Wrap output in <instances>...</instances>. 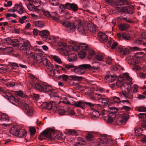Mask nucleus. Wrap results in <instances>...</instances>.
<instances>
[{
    "mask_svg": "<svg viewBox=\"0 0 146 146\" xmlns=\"http://www.w3.org/2000/svg\"><path fill=\"white\" fill-rule=\"evenodd\" d=\"M9 65L10 66H11L13 67V68L14 67H15L16 68H17L19 67V66L18 64L15 63H12L11 62H9Z\"/></svg>",
    "mask_w": 146,
    "mask_h": 146,
    "instance_id": "58",
    "label": "nucleus"
},
{
    "mask_svg": "<svg viewBox=\"0 0 146 146\" xmlns=\"http://www.w3.org/2000/svg\"><path fill=\"white\" fill-rule=\"evenodd\" d=\"M42 59L41 62H42L43 64L45 66L49 63V61L45 56L43 57Z\"/></svg>",
    "mask_w": 146,
    "mask_h": 146,
    "instance_id": "46",
    "label": "nucleus"
},
{
    "mask_svg": "<svg viewBox=\"0 0 146 146\" xmlns=\"http://www.w3.org/2000/svg\"><path fill=\"white\" fill-rule=\"evenodd\" d=\"M29 131L30 135H31L35 134L36 131V129L34 127H30Z\"/></svg>",
    "mask_w": 146,
    "mask_h": 146,
    "instance_id": "47",
    "label": "nucleus"
},
{
    "mask_svg": "<svg viewBox=\"0 0 146 146\" xmlns=\"http://www.w3.org/2000/svg\"><path fill=\"white\" fill-rule=\"evenodd\" d=\"M65 131L66 134L70 135H77L79 133L78 131H77L75 130L67 129Z\"/></svg>",
    "mask_w": 146,
    "mask_h": 146,
    "instance_id": "27",
    "label": "nucleus"
},
{
    "mask_svg": "<svg viewBox=\"0 0 146 146\" xmlns=\"http://www.w3.org/2000/svg\"><path fill=\"white\" fill-rule=\"evenodd\" d=\"M123 47L121 46H118L115 48V51L121 54L123 53Z\"/></svg>",
    "mask_w": 146,
    "mask_h": 146,
    "instance_id": "37",
    "label": "nucleus"
},
{
    "mask_svg": "<svg viewBox=\"0 0 146 146\" xmlns=\"http://www.w3.org/2000/svg\"><path fill=\"white\" fill-rule=\"evenodd\" d=\"M139 60L136 56V55H134L131 60V64L133 65H135L138 62Z\"/></svg>",
    "mask_w": 146,
    "mask_h": 146,
    "instance_id": "28",
    "label": "nucleus"
},
{
    "mask_svg": "<svg viewBox=\"0 0 146 146\" xmlns=\"http://www.w3.org/2000/svg\"><path fill=\"white\" fill-rule=\"evenodd\" d=\"M27 18V17L26 16H23L21 18H20L19 19V23L23 24L25 23L24 20Z\"/></svg>",
    "mask_w": 146,
    "mask_h": 146,
    "instance_id": "50",
    "label": "nucleus"
},
{
    "mask_svg": "<svg viewBox=\"0 0 146 146\" xmlns=\"http://www.w3.org/2000/svg\"><path fill=\"white\" fill-rule=\"evenodd\" d=\"M53 104L47 102H43L41 104V108L43 109H47L49 110L53 109L54 106H53Z\"/></svg>",
    "mask_w": 146,
    "mask_h": 146,
    "instance_id": "16",
    "label": "nucleus"
},
{
    "mask_svg": "<svg viewBox=\"0 0 146 146\" xmlns=\"http://www.w3.org/2000/svg\"><path fill=\"white\" fill-rule=\"evenodd\" d=\"M96 58L98 61H104L103 55H96Z\"/></svg>",
    "mask_w": 146,
    "mask_h": 146,
    "instance_id": "57",
    "label": "nucleus"
},
{
    "mask_svg": "<svg viewBox=\"0 0 146 146\" xmlns=\"http://www.w3.org/2000/svg\"><path fill=\"white\" fill-rule=\"evenodd\" d=\"M98 36L99 40L102 42H106L108 39L107 35L102 32H100L98 34Z\"/></svg>",
    "mask_w": 146,
    "mask_h": 146,
    "instance_id": "17",
    "label": "nucleus"
},
{
    "mask_svg": "<svg viewBox=\"0 0 146 146\" xmlns=\"http://www.w3.org/2000/svg\"><path fill=\"white\" fill-rule=\"evenodd\" d=\"M20 42L17 39H12L11 42V45L14 47H18Z\"/></svg>",
    "mask_w": 146,
    "mask_h": 146,
    "instance_id": "31",
    "label": "nucleus"
},
{
    "mask_svg": "<svg viewBox=\"0 0 146 146\" xmlns=\"http://www.w3.org/2000/svg\"><path fill=\"white\" fill-rule=\"evenodd\" d=\"M133 92L134 93H136L138 90V87L137 85L134 84L133 86Z\"/></svg>",
    "mask_w": 146,
    "mask_h": 146,
    "instance_id": "63",
    "label": "nucleus"
},
{
    "mask_svg": "<svg viewBox=\"0 0 146 146\" xmlns=\"http://www.w3.org/2000/svg\"><path fill=\"white\" fill-rule=\"evenodd\" d=\"M74 105L76 107H79L83 109L85 106H88L91 108V103L90 102H86L83 101H79L75 103Z\"/></svg>",
    "mask_w": 146,
    "mask_h": 146,
    "instance_id": "12",
    "label": "nucleus"
},
{
    "mask_svg": "<svg viewBox=\"0 0 146 146\" xmlns=\"http://www.w3.org/2000/svg\"><path fill=\"white\" fill-rule=\"evenodd\" d=\"M117 76L116 75H108L106 76L105 78L106 80H108L109 82H114L116 79Z\"/></svg>",
    "mask_w": 146,
    "mask_h": 146,
    "instance_id": "25",
    "label": "nucleus"
},
{
    "mask_svg": "<svg viewBox=\"0 0 146 146\" xmlns=\"http://www.w3.org/2000/svg\"><path fill=\"white\" fill-rule=\"evenodd\" d=\"M4 40H5L8 45H11V42L12 39L10 37L7 38L5 39H4Z\"/></svg>",
    "mask_w": 146,
    "mask_h": 146,
    "instance_id": "55",
    "label": "nucleus"
},
{
    "mask_svg": "<svg viewBox=\"0 0 146 146\" xmlns=\"http://www.w3.org/2000/svg\"><path fill=\"white\" fill-rule=\"evenodd\" d=\"M121 98L125 97V99H131V96H127L125 94L124 92L123 91L122 92H120L119 94Z\"/></svg>",
    "mask_w": 146,
    "mask_h": 146,
    "instance_id": "36",
    "label": "nucleus"
},
{
    "mask_svg": "<svg viewBox=\"0 0 146 146\" xmlns=\"http://www.w3.org/2000/svg\"><path fill=\"white\" fill-rule=\"evenodd\" d=\"M30 45V42L28 41H25L23 40L20 42L18 46V48L21 50H26V52L27 55H32V52L30 50H28L27 52L28 47Z\"/></svg>",
    "mask_w": 146,
    "mask_h": 146,
    "instance_id": "8",
    "label": "nucleus"
},
{
    "mask_svg": "<svg viewBox=\"0 0 146 146\" xmlns=\"http://www.w3.org/2000/svg\"><path fill=\"white\" fill-rule=\"evenodd\" d=\"M16 93L17 95L22 98H23L25 96V95L22 91H17Z\"/></svg>",
    "mask_w": 146,
    "mask_h": 146,
    "instance_id": "53",
    "label": "nucleus"
},
{
    "mask_svg": "<svg viewBox=\"0 0 146 146\" xmlns=\"http://www.w3.org/2000/svg\"><path fill=\"white\" fill-rule=\"evenodd\" d=\"M32 57L35 61L37 62L40 63L41 62L43 57L42 55H31Z\"/></svg>",
    "mask_w": 146,
    "mask_h": 146,
    "instance_id": "23",
    "label": "nucleus"
},
{
    "mask_svg": "<svg viewBox=\"0 0 146 146\" xmlns=\"http://www.w3.org/2000/svg\"><path fill=\"white\" fill-rule=\"evenodd\" d=\"M66 9L71 10L74 12L78 11V8L77 4L74 3H66Z\"/></svg>",
    "mask_w": 146,
    "mask_h": 146,
    "instance_id": "14",
    "label": "nucleus"
},
{
    "mask_svg": "<svg viewBox=\"0 0 146 146\" xmlns=\"http://www.w3.org/2000/svg\"><path fill=\"white\" fill-rule=\"evenodd\" d=\"M34 24L35 26L39 27H42L44 26V24L43 23L40 21H35Z\"/></svg>",
    "mask_w": 146,
    "mask_h": 146,
    "instance_id": "32",
    "label": "nucleus"
},
{
    "mask_svg": "<svg viewBox=\"0 0 146 146\" xmlns=\"http://www.w3.org/2000/svg\"><path fill=\"white\" fill-rule=\"evenodd\" d=\"M98 106L97 104H92V119H95L94 117L97 118L99 116V111L98 110Z\"/></svg>",
    "mask_w": 146,
    "mask_h": 146,
    "instance_id": "10",
    "label": "nucleus"
},
{
    "mask_svg": "<svg viewBox=\"0 0 146 146\" xmlns=\"http://www.w3.org/2000/svg\"><path fill=\"white\" fill-rule=\"evenodd\" d=\"M122 38L126 40H129L130 38V35L127 33H123Z\"/></svg>",
    "mask_w": 146,
    "mask_h": 146,
    "instance_id": "41",
    "label": "nucleus"
},
{
    "mask_svg": "<svg viewBox=\"0 0 146 146\" xmlns=\"http://www.w3.org/2000/svg\"><path fill=\"white\" fill-rule=\"evenodd\" d=\"M139 117L142 119H146V113H140L138 114Z\"/></svg>",
    "mask_w": 146,
    "mask_h": 146,
    "instance_id": "49",
    "label": "nucleus"
},
{
    "mask_svg": "<svg viewBox=\"0 0 146 146\" xmlns=\"http://www.w3.org/2000/svg\"><path fill=\"white\" fill-rule=\"evenodd\" d=\"M39 35L43 38L47 39L49 36V32L46 30H43L39 32Z\"/></svg>",
    "mask_w": 146,
    "mask_h": 146,
    "instance_id": "20",
    "label": "nucleus"
},
{
    "mask_svg": "<svg viewBox=\"0 0 146 146\" xmlns=\"http://www.w3.org/2000/svg\"><path fill=\"white\" fill-rule=\"evenodd\" d=\"M63 66L67 69L73 68L71 70L79 75L84 74L86 70H89L91 68V66L90 64H80L77 66H74L72 64H64Z\"/></svg>",
    "mask_w": 146,
    "mask_h": 146,
    "instance_id": "4",
    "label": "nucleus"
},
{
    "mask_svg": "<svg viewBox=\"0 0 146 146\" xmlns=\"http://www.w3.org/2000/svg\"><path fill=\"white\" fill-rule=\"evenodd\" d=\"M42 12L44 15L46 16L51 17L55 21L62 23L63 26L67 28L68 31H72L77 29L78 31L83 35L88 36L89 33L90 34L91 32V19L90 18H88L86 20V23L87 25L86 31L84 27L82 25V21L81 20L76 21L74 23L72 24L68 21L65 20L63 22L62 20H60L59 18L60 16L56 12L52 13L51 14L47 10L42 9Z\"/></svg>",
    "mask_w": 146,
    "mask_h": 146,
    "instance_id": "1",
    "label": "nucleus"
},
{
    "mask_svg": "<svg viewBox=\"0 0 146 146\" xmlns=\"http://www.w3.org/2000/svg\"><path fill=\"white\" fill-rule=\"evenodd\" d=\"M109 99L107 97H105V98L101 100L100 102H101L102 103V106H105L108 104L109 102Z\"/></svg>",
    "mask_w": 146,
    "mask_h": 146,
    "instance_id": "35",
    "label": "nucleus"
},
{
    "mask_svg": "<svg viewBox=\"0 0 146 146\" xmlns=\"http://www.w3.org/2000/svg\"><path fill=\"white\" fill-rule=\"evenodd\" d=\"M106 111L104 110H102L100 112L99 111V115H100L102 116H104V115L106 114Z\"/></svg>",
    "mask_w": 146,
    "mask_h": 146,
    "instance_id": "64",
    "label": "nucleus"
},
{
    "mask_svg": "<svg viewBox=\"0 0 146 146\" xmlns=\"http://www.w3.org/2000/svg\"><path fill=\"white\" fill-rule=\"evenodd\" d=\"M2 81H3V83L4 84H5L6 86L9 88H11L13 87L14 86V84L13 82H8L6 83L7 79H2Z\"/></svg>",
    "mask_w": 146,
    "mask_h": 146,
    "instance_id": "24",
    "label": "nucleus"
},
{
    "mask_svg": "<svg viewBox=\"0 0 146 146\" xmlns=\"http://www.w3.org/2000/svg\"><path fill=\"white\" fill-rule=\"evenodd\" d=\"M0 120L2 121L8 120L9 118L7 115L5 113H3L0 115Z\"/></svg>",
    "mask_w": 146,
    "mask_h": 146,
    "instance_id": "38",
    "label": "nucleus"
},
{
    "mask_svg": "<svg viewBox=\"0 0 146 146\" xmlns=\"http://www.w3.org/2000/svg\"><path fill=\"white\" fill-rule=\"evenodd\" d=\"M118 43L117 42L111 39L110 40L108 41V43L107 44V46L109 45V46H110L111 44V48L112 49H115L117 47V46Z\"/></svg>",
    "mask_w": 146,
    "mask_h": 146,
    "instance_id": "19",
    "label": "nucleus"
},
{
    "mask_svg": "<svg viewBox=\"0 0 146 146\" xmlns=\"http://www.w3.org/2000/svg\"><path fill=\"white\" fill-rule=\"evenodd\" d=\"M56 37L54 38V42H57L58 45L61 47L65 48L66 50L62 48L58 49V51L62 54L66 55L69 54V52L73 51L74 52H77L79 50H80L78 52V55H91V50L89 48L88 45L84 43H80V45H77V42L73 40H69L67 42L68 44H72L71 45L67 46L65 42L56 40Z\"/></svg>",
    "mask_w": 146,
    "mask_h": 146,
    "instance_id": "2",
    "label": "nucleus"
},
{
    "mask_svg": "<svg viewBox=\"0 0 146 146\" xmlns=\"http://www.w3.org/2000/svg\"><path fill=\"white\" fill-rule=\"evenodd\" d=\"M119 29L121 31H125L128 29L129 27V25L128 24H121L118 26Z\"/></svg>",
    "mask_w": 146,
    "mask_h": 146,
    "instance_id": "21",
    "label": "nucleus"
},
{
    "mask_svg": "<svg viewBox=\"0 0 146 146\" xmlns=\"http://www.w3.org/2000/svg\"><path fill=\"white\" fill-rule=\"evenodd\" d=\"M112 60V59L111 57L109 56L106 57L105 58L106 62L109 64H111Z\"/></svg>",
    "mask_w": 146,
    "mask_h": 146,
    "instance_id": "43",
    "label": "nucleus"
},
{
    "mask_svg": "<svg viewBox=\"0 0 146 146\" xmlns=\"http://www.w3.org/2000/svg\"><path fill=\"white\" fill-rule=\"evenodd\" d=\"M98 31V29L97 28L96 25H93L92 26V33H95Z\"/></svg>",
    "mask_w": 146,
    "mask_h": 146,
    "instance_id": "54",
    "label": "nucleus"
},
{
    "mask_svg": "<svg viewBox=\"0 0 146 146\" xmlns=\"http://www.w3.org/2000/svg\"><path fill=\"white\" fill-rule=\"evenodd\" d=\"M85 144V142L84 140H82V142H78L77 143H76L74 144L75 146H78L79 145H84Z\"/></svg>",
    "mask_w": 146,
    "mask_h": 146,
    "instance_id": "60",
    "label": "nucleus"
},
{
    "mask_svg": "<svg viewBox=\"0 0 146 146\" xmlns=\"http://www.w3.org/2000/svg\"><path fill=\"white\" fill-rule=\"evenodd\" d=\"M122 117V118L120 121L121 123L125 122L128 118V116L127 115H123Z\"/></svg>",
    "mask_w": 146,
    "mask_h": 146,
    "instance_id": "48",
    "label": "nucleus"
},
{
    "mask_svg": "<svg viewBox=\"0 0 146 146\" xmlns=\"http://www.w3.org/2000/svg\"><path fill=\"white\" fill-rule=\"evenodd\" d=\"M136 42L139 44L146 45V38H140L136 40Z\"/></svg>",
    "mask_w": 146,
    "mask_h": 146,
    "instance_id": "30",
    "label": "nucleus"
},
{
    "mask_svg": "<svg viewBox=\"0 0 146 146\" xmlns=\"http://www.w3.org/2000/svg\"><path fill=\"white\" fill-rule=\"evenodd\" d=\"M98 136L97 132L92 131V146H102L100 145V143L106 144L107 143L108 140L106 136L101 137L98 140Z\"/></svg>",
    "mask_w": 146,
    "mask_h": 146,
    "instance_id": "5",
    "label": "nucleus"
},
{
    "mask_svg": "<svg viewBox=\"0 0 146 146\" xmlns=\"http://www.w3.org/2000/svg\"><path fill=\"white\" fill-rule=\"evenodd\" d=\"M142 131V130L141 129V128H138L137 129H136L135 131V134L139 136V133H140Z\"/></svg>",
    "mask_w": 146,
    "mask_h": 146,
    "instance_id": "61",
    "label": "nucleus"
},
{
    "mask_svg": "<svg viewBox=\"0 0 146 146\" xmlns=\"http://www.w3.org/2000/svg\"><path fill=\"white\" fill-rule=\"evenodd\" d=\"M113 99L114 102L117 103H120L121 102L120 98L116 96L113 97Z\"/></svg>",
    "mask_w": 146,
    "mask_h": 146,
    "instance_id": "56",
    "label": "nucleus"
},
{
    "mask_svg": "<svg viewBox=\"0 0 146 146\" xmlns=\"http://www.w3.org/2000/svg\"><path fill=\"white\" fill-rule=\"evenodd\" d=\"M17 11L19 14H21L25 12V10H24V8L21 6L19 10H17Z\"/></svg>",
    "mask_w": 146,
    "mask_h": 146,
    "instance_id": "59",
    "label": "nucleus"
},
{
    "mask_svg": "<svg viewBox=\"0 0 146 146\" xmlns=\"http://www.w3.org/2000/svg\"><path fill=\"white\" fill-rule=\"evenodd\" d=\"M141 49L137 47H132L130 46H128L126 48H124L123 50V55H126L129 54L130 53L131 51H141Z\"/></svg>",
    "mask_w": 146,
    "mask_h": 146,
    "instance_id": "11",
    "label": "nucleus"
},
{
    "mask_svg": "<svg viewBox=\"0 0 146 146\" xmlns=\"http://www.w3.org/2000/svg\"><path fill=\"white\" fill-rule=\"evenodd\" d=\"M55 112L61 115H63L67 112L66 111H65L63 108V107L60 106L59 105H57L53 108Z\"/></svg>",
    "mask_w": 146,
    "mask_h": 146,
    "instance_id": "13",
    "label": "nucleus"
},
{
    "mask_svg": "<svg viewBox=\"0 0 146 146\" xmlns=\"http://www.w3.org/2000/svg\"><path fill=\"white\" fill-rule=\"evenodd\" d=\"M32 97L34 100L37 101L39 99V95L34 93L32 95Z\"/></svg>",
    "mask_w": 146,
    "mask_h": 146,
    "instance_id": "51",
    "label": "nucleus"
},
{
    "mask_svg": "<svg viewBox=\"0 0 146 146\" xmlns=\"http://www.w3.org/2000/svg\"><path fill=\"white\" fill-rule=\"evenodd\" d=\"M95 87V86L93 85L92 84V100L96 101L97 100L99 101L100 100L99 94H94L92 92V90L93 88L94 90Z\"/></svg>",
    "mask_w": 146,
    "mask_h": 146,
    "instance_id": "18",
    "label": "nucleus"
},
{
    "mask_svg": "<svg viewBox=\"0 0 146 146\" xmlns=\"http://www.w3.org/2000/svg\"><path fill=\"white\" fill-rule=\"evenodd\" d=\"M13 50V49L12 47H9L3 49V51L5 53H10L12 52Z\"/></svg>",
    "mask_w": 146,
    "mask_h": 146,
    "instance_id": "34",
    "label": "nucleus"
},
{
    "mask_svg": "<svg viewBox=\"0 0 146 146\" xmlns=\"http://www.w3.org/2000/svg\"><path fill=\"white\" fill-rule=\"evenodd\" d=\"M135 110L140 112H146V107L143 106L136 107L135 108Z\"/></svg>",
    "mask_w": 146,
    "mask_h": 146,
    "instance_id": "29",
    "label": "nucleus"
},
{
    "mask_svg": "<svg viewBox=\"0 0 146 146\" xmlns=\"http://www.w3.org/2000/svg\"><path fill=\"white\" fill-rule=\"evenodd\" d=\"M11 132L15 135H18L19 137H25L27 136V132L26 130L21 129L20 131L17 128L13 127L11 129Z\"/></svg>",
    "mask_w": 146,
    "mask_h": 146,
    "instance_id": "7",
    "label": "nucleus"
},
{
    "mask_svg": "<svg viewBox=\"0 0 146 146\" xmlns=\"http://www.w3.org/2000/svg\"><path fill=\"white\" fill-rule=\"evenodd\" d=\"M133 7L132 6H129L123 9V11L128 13H132L133 11Z\"/></svg>",
    "mask_w": 146,
    "mask_h": 146,
    "instance_id": "22",
    "label": "nucleus"
},
{
    "mask_svg": "<svg viewBox=\"0 0 146 146\" xmlns=\"http://www.w3.org/2000/svg\"><path fill=\"white\" fill-rule=\"evenodd\" d=\"M68 59L70 62H73L77 59V55H68Z\"/></svg>",
    "mask_w": 146,
    "mask_h": 146,
    "instance_id": "33",
    "label": "nucleus"
},
{
    "mask_svg": "<svg viewBox=\"0 0 146 146\" xmlns=\"http://www.w3.org/2000/svg\"><path fill=\"white\" fill-rule=\"evenodd\" d=\"M31 26V24L29 23L27 24L26 25L25 29L23 30V31H24L23 33H24L27 34L28 35L30 34V33L29 32H26V31H25L27 30V29L29 28Z\"/></svg>",
    "mask_w": 146,
    "mask_h": 146,
    "instance_id": "45",
    "label": "nucleus"
},
{
    "mask_svg": "<svg viewBox=\"0 0 146 146\" xmlns=\"http://www.w3.org/2000/svg\"><path fill=\"white\" fill-rule=\"evenodd\" d=\"M30 84L32 87H36L40 91L47 93L51 98H53L55 100H59L60 99L56 90L52 88L50 86H47L43 82L33 81Z\"/></svg>",
    "mask_w": 146,
    "mask_h": 146,
    "instance_id": "3",
    "label": "nucleus"
},
{
    "mask_svg": "<svg viewBox=\"0 0 146 146\" xmlns=\"http://www.w3.org/2000/svg\"><path fill=\"white\" fill-rule=\"evenodd\" d=\"M54 132L53 129L50 128H48L43 131L42 132V134L51 140H57L61 139V137L60 134L53 133Z\"/></svg>",
    "mask_w": 146,
    "mask_h": 146,
    "instance_id": "6",
    "label": "nucleus"
},
{
    "mask_svg": "<svg viewBox=\"0 0 146 146\" xmlns=\"http://www.w3.org/2000/svg\"><path fill=\"white\" fill-rule=\"evenodd\" d=\"M129 87H128L126 88V89L125 90L124 93L127 96H131V99L132 98V95L131 94H129L131 90V87L130 86V89L129 88Z\"/></svg>",
    "mask_w": 146,
    "mask_h": 146,
    "instance_id": "40",
    "label": "nucleus"
},
{
    "mask_svg": "<svg viewBox=\"0 0 146 146\" xmlns=\"http://www.w3.org/2000/svg\"><path fill=\"white\" fill-rule=\"evenodd\" d=\"M86 140L88 141H91V132L88 131H86Z\"/></svg>",
    "mask_w": 146,
    "mask_h": 146,
    "instance_id": "39",
    "label": "nucleus"
},
{
    "mask_svg": "<svg viewBox=\"0 0 146 146\" xmlns=\"http://www.w3.org/2000/svg\"><path fill=\"white\" fill-rule=\"evenodd\" d=\"M121 110L124 109L126 111H129L131 109V108L129 106H123L122 108H121Z\"/></svg>",
    "mask_w": 146,
    "mask_h": 146,
    "instance_id": "62",
    "label": "nucleus"
},
{
    "mask_svg": "<svg viewBox=\"0 0 146 146\" xmlns=\"http://www.w3.org/2000/svg\"><path fill=\"white\" fill-rule=\"evenodd\" d=\"M45 66L49 69V72L50 73V74H48L49 76L52 77L54 76L55 73L54 70H53V66L52 64L49 62V63Z\"/></svg>",
    "mask_w": 146,
    "mask_h": 146,
    "instance_id": "15",
    "label": "nucleus"
},
{
    "mask_svg": "<svg viewBox=\"0 0 146 146\" xmlns=\"http://www.w3.org/2000/svg\"><path fill=\"white\" fill-rule=\"evenodd\" d=\"M9 96H7V97H8V100H16V98L15 97L13 96L10 93H8Z\"/></svg>",
    "mask_w": 146,
    "mask_h": 146,
    "instance_id": "52",
    "label": "nucleus"
},
{
    "mask_svg": "<svg viewBox=\"0 0 146 146\" xmlns=\"http://www.w3.org/2000/svg\"><path fill=\"white\" fill-rule=\"evenodd\" d=\"M113 102H109L108 107L109 108V110H110V111H115V110H117V108L114 107H111L110 106L112 104Z\"/></svg>",
    "mask_w": 146,
    "mask_h": 146,
    "instance_id": "44",
    "label": "nucleus"
},
{
    "mask_svg": "<svg viewBox=\"0 0 146 146\" xmlns=\"http://www.w3.org/2000/svg\"><path fill=\"white\" fill-rule=\"evenodd\" d=\"M49 57L52 59L54 60L55 62H57L59 64L62 63L61 59L57 55H48Z\"/></svg>",
    "mask_w": 146,
    "mask_h": 146,
    "instance_id": "26",
    "label": "nucleus"
},
{
    "mask_svg": "<svg viewBox=\"0 0 146 146\" xmlns=\"http://www.w3.org/2000/svg\"><path fill=\"white\" fill-rule=\"evenodd\" d=\"M83 78L84 77L82 76H68L67 75L63 74L62 80L65 81H67L68 80L80 81L82 80Z\"/></svg>",
    "mask_w": 146,
    "mask_h": 146,
    "instance_id": "9",
    "label": "nucleus"
},
{
    "mask_svg": "<svg viewBox=\"0 0 146 146\" xmlns=\"http://www.w3.org/2000/svg\"><path fill=\"white\" fill-rule=\"evenodd\" d=\"M61 11L63 12H64V17L66 19H69L71 18V14L70 13L68 12H65V11H64V10H62Z\"/></svg>",
    "mask_w": 146,
    "mask_h": 146,
    "instance_id": "42",
    "label": "nucleus"
}]
</instances>
